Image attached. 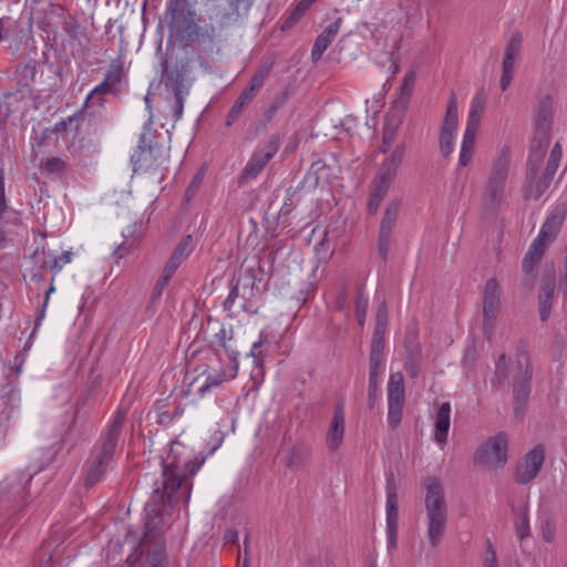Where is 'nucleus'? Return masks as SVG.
I'll return each mask as SVG.
<instances>
[{
	"label": "nucleus",
	"mask_w": 567,
	"mask_h": 567,
	"mask_svg": "<svg viewBox=\"0 0 567 567\" xmlns=\"http://www.w3.org/2000/svg\"><path fill=\"white\" fill-rule=\"evenodd\" d=\"M202 466V462L187 460L183 463L167 457L163 465V481L157 485L144 507V535L142 545L146 546L148 567H165L166 546L157 533L165 518L171 515L173 502L188 503L192 492L190 478Z\"/></svg>",
	"instance_id": "obj_1"
},
{
	"label": "nucleus",
	"mask_w": 567,
	"mask_h": 567,
	"mask_svg": "<svg viewBox=\"0 0 567 567\" xmlns=\"http://www.w3.org/2000/svg\"><path fill=\"white\" fill-rule=\"evenodd\" d=\"M125 420L124 412H117L111 425L95 444L87 461L85 486L95 485L114 463V455Z\"/></svg>",
	"instance_id": "obj_2"
},
{
	"label": "nucleus",
	"mask_w": 567,
	"mask_h": 567,
	"mask_svg": "<svg viewBox=\"0 0 567 567\" xmlns=\"http://www.w3.org/2000/svg\"><path fill=\"white\" fill-rule=\"evenodd\" d=\"M425 488L424 507L426 514V537L431 547L441 543L447 524V504L442 482L429 476L423 482Z\"/></svg>",
	"instance_id": "obj_3"
},
{
	"label": "nucleus",
	"mask_w": 567,
	"mask_h": 567,
	"mask_svg": "<svg viewBox=\"0 0 567 567\" xmlns=\"http://www.w3.org/2000/svg\"><path fill=\"white\" fill-rule=\"evenodd\" d=\"M511 163V150L504 146L492 163L491 173L483 193V203L489 209H497L503 200Z\"/></svg>",
	"instance_id": "obj_4"
},
{
	"label": "nucleus",
	"mask_w": 567,
	"mask_h": 567,
	"mask_svg": "<svg viewBox=\"0 0 567 567\" xmlns=\"http://www.w3.org/2000/svg\"><path fill=\"white\" fill-rule=\"evenodd\" d=\"M167 161L163 146L155 144L146 145L145 134H141L137 148L131 156L134 173H147L162 167Z\"/></svg>",
	"instance_id": "obj_5"
},
{
	"label": "nucleus",
	"mask_w": 567,
	"mask_h": 567,
	"mask_svg": "<svg viewBox=\"0 0 567 567\" xmlns=\"http://www.w3.org/2000/svg\"><path fill=\"white\" fill-rule=\"evenodd\" d=\"M281 136L279 133L271 134L266 141L258 144L241 172L243 179L256 178L279 151Z\"/></svg>",
	"instance_id": "obj_6"
},
{
	"label": "nucleus",
	"mask_w": 567,
	"mask_h": 567,
	"mask_svg": "<svg viewBox=\"0 0 567 567\" xmlns=\"http://www.w3.org/2000/svg\"><path fill=\"white\" fill-rule=\"evenodd\" d=\"M532 379V363L526 359L524 362L523 360H519L518 369H515L513 378L514 413L517 417H522L524 415L525 406L530 394Z\"/></svg>",
	"instance_id": "obj_7"
},
{
	"label": "nucleus",
	"mask_w": 567,
	"mask_h": 567,
	"mask_svg": "<svg viewBox=\"0 0 567 567\" xmlns=\"http://www.w3.org/2000/svg\"><path fill=\"white\" fill-rule=\"evenodd\" d=\"M507 461V436L498 433L477 450L475 462L492 467L503 466Z\"/></svg>",
	"instance_id": "obj_8"
},
{
	"label": "nucleus",
	"mask_w": 567,
	"mask_h": 567,
	"mask_svg": "<svg viewBox=\"0 0 567 567\" xmlns=\"http://www.w3.org/2000/svg\"><path fill=\"white\" fill-rule=\"evenodd\" d=\"M400 200L394 199L390 202L383 213L379 235H378V254L383 261L388 259L392 234L396 226V221L400 214Z\"/></svg>",
	"instance_id": "obj_9"
},
{
	"label": "nucleus",
	"mask_w": 567,
	"mask_h": 567,
	"mask_svg": "<svg viewBox=\"0 0 567 567\" xmlns=\"http://www.w3.org/2000/svg\"><path fill=\"white\" fill-rule=\"evenodd\" d=\"M404 383L402 373H391L388 382V422L395 429L402 420L404 404Z\"/></svg>",
	"instance_id": "obj_10"
},
{
	"label": "nucleus",
	"mask_w": 567,
	"mask_h": 567,
	"mask_svg": "<svg viewBox=\"0 0 567 567\" xmlns=\"http://www.w3.org/2000/svg\"><path fill=\"white\" fill-rule=\"evenodd\" d=\"M566 216L567 203L560 202L556 204L547 215L537 237L533 241L542 244L547 248L551 243L556 240L557 236L559 235Z\"/></svg>",
	"instance_id": "obj_11"
},
{
	"label": "nucleus",
	"mask_w": 567,
	"mask_h": 567,
	"mask_svg": "<svg viewBox=\"0 0 567 567\" xmlns=\"http://www.w3.org/2000/svg\"><path fill=\"white\" fill-rule=\"evenodd\" d=\"M545 458L543 445H536L516 465L515 478L519 484H528L539 473Z\"/></svg>",
	"instance_id": "obj_12"
},
{
	"label": "nucleus",
	"mask_w": 567,
	"mask_h": 567,
	"mask_svg": "<svg viewBox=\"0 0 567 567\" xmlns=\"http://www.w3.org/2000/svg\"><path fill=\"white\" fill-rule=\"evenodd\" d=\"M162 82L165 84L166 89L172 91L173 94H188L189 89L186 84V65L182 64L181 66H176L173 70L168 69V62L165 60L162 64Z\"/></svg>",
	"instance_id": "obj_13"
},
{
	"label": "nucleus",
	"mask_w": 567,
	"mask_h": 567,
	"mask_svg": "<svg viewBox=\"0 0 567 567\" xmlns=\"http://www.w3.org/2000/svg\"><path fill=\"white\" fill-rule=\"evenodd\" d=\"M310 173L316 177V185L328 184L338 177L340 168L333 155L312 162Z\"/></svg>",
	"instance_id": "obj_14"
},
{
	"label": "nucleus",
	"mask_w": 567,
	"mask_h": 567,
	"mask_svg": "<svg viewBox=\"0 0 567 567\" xmlns=\"http://www.w3.org/2000/svg\"><path fill=\"white\" fill-rule=\"evenodd\" d=\"M344 412L342 404H338L326 435V444L329 451L336 452L342 444L344 435Z\"/></svg>",
	"instance_id": "obj_15"
},
{
	"label": "nucleus",
	"mask_w": 567,
	"mask_h": 567,
	"mask_svg": "<svg viewBox=\"0 0 567 567\" xmlns=\"http://www.w3.org/2000/svg\"><path fill=\"white\" fill-rule=\"evenodd\" d=\"M186 37L192 42L213 45L218 39L219 30L213 23L198 24L193 20L185 28Z\"/></svg>",
	"instance_id": "obj_16"
},
{
	"label": "nucleus",
	"mask_w": 567,
	"mask_h": 567,
	"mask_svg": "<svg viewBox=\"0 0 567 567\" xmlns=\"http://www.w3.org/2000/svg\"><path fill=\"white\" fill-rule=\"evenodd\" d=\"M245 0H227L228 8L220 4L213 7V12L209 16V20L216 22L215 27L219 30V32L229 25L231 21H235L238 18L239 6Z\"/></svg>",
	"instance_id": "obj_17"
},
{
	"label": "nucleus",
	"mask_w": 567,
	"mask_h": 567,
	"mask_svg": "<svg viewBox=\"0 0 567 567\" xmlns=\"http://www.w3.org/2000/svg\"><path fill=\"white\" fill-rule=\"evenodd\" d=\"M555 276L553 272L544 274L542 277L540 291L538 296L539 317L542 321H546L550 315L551 301L555 291Z\"/></svg>",
	"instance_id": "obj_18"
},
{
	"label": "nucleus",
	"mask_w": 567,
	"mask_h": 567,
	"mask_svg": "<svg viewBox=\"0 0 567 567\" xmlns=\"http://www.w3.org/2000/svg\"><path fill=\"white\" fill-rule=\"evenodd\" d=\"M551 179L544 174L538 176V172L526 171L524 196L526 199H539L543 194L548 189Z\"/></svg>",
	"instance_id": "obj_19"
},
{
	"label": "nucleus",
	"mask_w": 567,
	"mask_h": 567,
	"mask_svg": "<svg viewBox=\"0 0 567 567\" xmlns=\"http://www.w3.org/2000/svg\"><path fill=\"white\" fill-rule=\"evenodd\" d=\"M341 19L330 23L316 39L313 44L311 56L313 61L321 59L323 52L331 45L332 41L339 33Z\"/></svg>",
	"instance_id": "obj_20"
},
{
	"label": "nucleus",
	"mask_w": 567,
	"mask_h": 567,
	"mask_svg": "<svg viewBox=\"0 0 567 567\" xmlns=\"http://www.w3.org/2000/svg\"><path fill=\"white\" fill-rule=\"evenodd\" d=\"M450 413L451 404L449 402H444L441 404L435 415L434 440L441 446H444L447 442V434L451 425Z\"/></svg>",
	"instance_id": "obj_21"
},
{
	"label": "nucleus",
	"mask_w": 567,
	"mask_h": 567,
	"mask_svg": "<svg viewBox=\"0 0 567 567\" xmlns=\"http://www.w3.org/2000/svg\"><path fill=\"white\" fill-rule=\"evenodd\" d=\"M553 117V100L549 95L542 96L536 106L535 125L537 134H545L550 127Z\"/></svg>",
	"instance_id": "obj_22"
},
{
	"label": "nucleus",
	"mask_w": 567,
	"mask_h": 567,
	"mask_svg": "<svg viewBox=\"0 0 567 567\" xmlns=\"http://www.w3.org/2000/svg\"><path fill=\"white\" fill-rule=\"evenodd\" d=\"M403 156L404 145H396L392 153L381 163L377 176H382L383 178H389V181L393 182L398 174L399 167L402 164Z\"/></svg>",
	"instance_id": "obj_23"
},
{
	"label": "nucleus",
	"mask_w": 567,
	"mask_h": 567,
	"mask_svg": "<svg viewBox=\"0 0 567 567\" xmlns=\"http://www.w3.org/2000/svg\"><path fill=\"white\" fill-rule=\"evenodd\" d=\"M548 137L540 134L534 138L527 161V171L539 172L540 165L548 148Z\"/></svg>",
	"instance_id": "obj_24"
},
{
	"label": "nucleus",
	"mask_w": 567,
	"mask_h": 567,
	"mask_svg": "<svg viewBox=\"0 0 567 567\" xmlns=\"http://www.w3.org/2000/svg\"><path fill=\"white\" fill-rule=\"evenodd\" d=\"M37 68L33 63L19 65L13 73L16 82V91L24 94L30 91L31 84L34 82Z\"/></svg>",
	"instance_id": "obj_25"
},
{
	"label": "nucleus",
	"mask_w": 567,
	"mask_h": 567,
	"mask_svg": "<svg viewBox=\"0 0 567 567\" xmlns=\"http://www.w3.org/2000/svg\"><path fill=\"white\" fill-rule=\"evenodd\" d=\"M486 103V94L483 90H478L475 92L474 96L471 101V107L468 112V117L466 122V128L471 130H480L481 117L484 112Z\"/></svg>",
	"instance_id": "obj_26"
},
{
	"label": "nucleus",
	"mask_w": 567,
	"mask_h": 567,
	"mask_svg": "<svg viewBox=\"0 0 567 567\" xmlns=\"http://www.w3.org/2000/svg\"><path fill=\"white\" fill-rule=\"evenodd\" d=\"M501 301V287L495 278L486 281L483 291V311H498Z\"/></svg>",
	"instance_id": "obj_27"
},
{
	"label": "nucleus",
	"mask_w": 567,
	"mask_h": 567,
	"mask_svg": "<svg viewBox=\"0 0 567 567\" xmlns=\"http://www.w3.org/2000/svg\"><path fill=\"white\" fill-rule=\"evenodd\" d=\"M545 250L546 247H544L542 244L532 241L522 262V269L524 274L530 275L537 269L538 264L545 254Z\"/></svg>",
	"instance_id": "obj_28"
},
{
	"label": "nucleus",
	"mask_w": 567,
	"mask_h": 567,
	"mask_svg": "<svg viewBox=\"0 0 567 567\" xmlns=\"http://www.w3.org/2000/svg\"><path fill=\"white\" fill-rule=\"evenodd\" d=\"M477 132V130L465 128L458 156V168L467 166L468 163L471 162Z\"/></svg>",
	"instance_id": "obj_29"
},
{
	"label": "nucleus",
	"mask_w": 567,
	"mask_h": 567,
	"mask_svg": "<svg viewBox=\"0 0 567 567\" xmlns=\"http://www.w3.org/2000/svg\"><path fill=\"white\" fill-rule=\"evenodd\" d=\"M268 336L260 332L258 341L252 343L249 355L252 358L254 369L251 371V378L258 379L264 377V351L262 346L267 341Z\"/></svg>",
	"instance_id": "obj_30"
},
{
	"label": "nucleus",
	"mask_w": 567,
	"mask_h": 567,
	"mask_svg": "<svg viewBox=\"0 0 567 567\" xmlns=\"http://www.w3.org/2000/svg\"><path fill=\"white\" fill-rule=\"evenodd\" d=\"M39 168L47 175L60 177L69 171L70 164L65 158L51 156L42 159Z\"/></svg>",
	"instance_id": "obj_31"
},
{
	"label": "nucleus",
	"mask_w": 567,
	"mask_h": 567,
	"mask_svg": "<svg viewBox=\"0 0 567 567\" xmlns=\"http://www.w3.org/2000/svg\"><path fill=\"white\" fill-rule=\"evenodd\" d=\"M310 455V449L303 444H297L288 450L286 466L290 470H299Z\"/></svg>",
	"instance_id": "obj_32"
},
{
	"label": "nucleus",
	"mask_w": 567,
	"mask_h": 567,
	"mask_svg": "<svg viewBox=\"0 0 567 567\" xmlns=\"http://www.w3.org/2000/svg\"><path fill=\"white\" fill-rule=\"evenodd\" d=\"M252 100L254 97L241 91L226 115L225 125L227 127L234 125L243 115L248 105L252 102Z\"/></svg>",
	"instance_id": "obj_33"
},
{
	"label": "nucleus",
	"mask_w": 567,
	"mask_h": 567,
	"mask_svg": "<svg viewBox=\"0 0 567 567\" xmlns=\"http://www.w3.org/2000/svg\"><path fill=\"white\" fill-rule=\"evenodd\" d=\"M398 489L393 478L386 481V523H398Z\"/></svg>",
	"instance_id": "obj_34"
},
{
	"label": "nucleus",
	"mask_w": 567,
	"mask_h": 567,
	"mask_svg": "<svg viewBox=\"0 0 567 567\" xmlns=\"http://www.w3.org/2000/svg\"><path fill=\"white\" fill-rule=\"evenodd\" d=\"M369 386H368V404L370 409H373L378 400L379 391V375L382 372L384 364H372L369 363Z\"/></svg>",
	"instance_id": "obj_35"
},
{
	"label": "nucleus",
	"mask_w": 567,
	"mask_h": 567,
	"mask_svg": "<svg viewBox=\"0 0 567 567\" xmlns=\"http://www.w3.org/2000/svg\"><path fill=\"white\" fill-rule=\"evenodd\" d=\"M457 128V101L454 93L451 94V97L447 102L446 113L444 117V122L441 128L442 133L455 134Z\"/></svg>",
	"instance_id": "obj_36"
},
{
	"label": "nucleus",
	"mask_w": 567,
	"mask_h": 567,
	"mask_svg": "<svg viewBox=\"0 0 567 567\" xmlns=\"http://www.w3.org/2000/svg\"><path fill=\"white\" fill-rule=\"evenodd\" d=\"M104 79L116 89L125 79L124 60L121 55L110 62Z\"/></svg>",
	"instance_id": "obj_37"
},
{
	"label": "nucleus",
	"mask_w": 567,
	"mask_h": 567,
	"mask_svg": "<svg viewBox=\"0 0 567 567\" xmlns=\"http://www.w3.org/2000/svg\"><path fill=\"white\" fill-rule=\"evenodd\" d=\"M270 73V65L266 64L259 68L251 76L249 84L243 90L245 93L255 99L257 93L264 86L266 79Z\"/></svg>",
	"instance_id": "obj_38"
},
{
	"label": "nucleus",
	"mask_w": 567,
	"mask_h": 567,
	"mask_svg": "<svg viewBox=\"0 0 567 567\" xmlns=\"http://www.w3.org/2000/svg\"><path fill=\"white\" fill-rule=\"evenodd\" d=\"M402 122V114L396 113H389L385 116L384 125H383V133L382 138L385 140V144L393 143L399 127Z\"/></svg>",
	"instance_id": "obj_39"
},
{
	"label": "nucleus",
	"mask_w": 567,
	"mask_h": 567,
	"mask_svg": "<svg viewBox=\"0 0 567 567\" xmlns=\"http://www.w3.org/2000/svg\"><path fill=\"white\" fill-rule=\"evenodd\" d=\"M509 359L505 353L501 354L495 362L494 378L491 383L493 386L504 384L508 380Z\"/></svg>",
	"instance_id": "obj_40"
},
{
	"label": "nucleus",
	"mask_w": 567,
	"mask_h": 567,
	"mask_svg": "<svg viewBox=\"0 0 567 567\" xmlns=\"http://www.w3.org/2000/svg\"><path fill=\"white\" fill-rule=\"evenodd\" d=\"M316 0H300L295 9L291 11L289 17L284 21L281 29H290L297 21L303 17L306 11L311 7Z\"/></svg>",
	"instance_id": "obj_41"
},
{
	"label": "nucleus",
	"mask_w": 567,
	"mask_h": 567,
	"mask_svg": "<svg viewBox=\"0 0 567 567\" xmlns=\"http://www.w3.org/2000/svg\"><path fill=\"white\" fill-rule=\"evenodd\" d=\"M516 514V534L520 540H524L529 536L530 527H529V518L526 507H522L515 511Z\"/></svg>",
	"instance_id": "obj_42"
},
{
	"label": "nucleus",
	"mask_w": 567,
	"mask_h": 567,
	"mask_svg": "<svg viewBox=\"0 0 567 567\" xmlns=\"http://www.w3.org/2000/svg\"><path fill=\"white\" fill-rule=\"evenodd\" d=\"M354 303H355V316H357L358 323L360 326H363L365 318H367L369 298L363 292L362 288L358 289Z\"/></svg>",
	"instance_id": "obj_43"
},
{
	"label": "nucleus",
	"mask_w": 567,
	"mask_h": 567,
	"mask_svg": "<svg viewBox=\"0 0 567 567\" xmlns=\"http://www.w3.org/2000/svg\"><path fill=\"white\" fill-rule=\"evenodd\" d=\"M384 347H385L384 338H375V337L372 338L369 363H372L374 365L384 364V360H383Z\"/></svg>",
	"instance_id": "obj_44"
},
{
	"label": "nucleus",
	"mask_w": 567,
	"mask_h": 567,
	"mask_svg": "<svg viewBox=\"0 0 567 567\" xmlns=\"http://www.w3.org/2000/svg\"><path fill=\"white\" fill-rule=\"evenodd\" d=\"M229 359L234 363L233 372H230L229 374L223 373V374L208 375L206 378V381L209 382V384L213 388H216V386L220 385L224 381L234 379L236 377L237 370H238L237 352H231L229 355Z\"/></svg>",
	"instance_id": "obj_45"
},
{
	"label": "nucleus",
	"mask_w": 567,
	"mask_h": 567,
	"mask_svg": "<svg viewBox=\"0 0 567 567\" xmlns=\"http://www.w3.org/2000/svg\"><path fill=\"white\" fill-rule=\"evenodd\" d=\"M523 35L520 32H515L506 43L504 55L508 59H514L519 55L522 50Z\"/></svg>",
	"instance_id": "obj_46"
},
{
	"label": "nucleus",
	"mask_w": 567,
	"mask_h": 567,
	"mask_svg": "<svg viewBox=\"0 0 567 567\" xmlns=\"http://www.w3.org/2000/svg\"><path fill=\"white\" fill-rule=\"evenodd\" d=\"M117 89L115 86L111 85L105 79H103V81L89 93L84 101L83 109H89L90 101L95 96L115 93Z\"/></svg>",
	"instance_id": "obj_47"
},
{
	"label": "nucleus",
	"mask_w": 567,
	"mask_h": 567,
	"mask_svg": "<svg viewBox=\"0 0 567 567\" xmlns=\"http://www.w3.org/2000/svg\"><path fill=\"white\" fill-rule=\"evenodd\" d=\"M415 73L414 71H410L405 74L403 82L400 86V95L402 99V103L405 105L408 103V100L410 99L414 84H415Z\"/></svg>",
	"instance_id": "obj_48"
},
{
	"label": "nucleus",
	"mask_w": 567,
	"mask_h": 567,
	"mask_svg": "<svg viewBox=\"0 0 567 567\" xmlns=\"http://www.w3.org/2000/svg\"><path fill=\"white\" fill-rule=\"evenodd\" d=\"M144 235V225L142 221H135L122 231L125 240H134V245H138Z\"/></svg>",
	"instance_id": "obj_49"
},
{
	"label": "nucleus",
	"mask_w": 567,
	"mask_h": 567,
	"mask_svg": "<svg viewBox=\"0 0 567 567\" xmlns=\"http://www.w3.org/2000/svg\"><path fill=\"white\" fill-rule=\"evenodd\" d=\"M392 183L393 182L389 181V178L375 175L372 179L370 192L384 198Z\"/></svg>",
	"instance_id": "obj_50"
},
{
	"label": "nucleus",
	"mask_w": 567,
	"mask_h": 567,
	"mask_svg": "<svg viewBox=\"0 0 567 567\" xmlns=\"http://www.w3.org/2000/svg\"><path fill=\"white\" fill-rule=\"evenodd\" d=\"M498 311H483V332L487 339L494 333Z\"/></svg>",
	"instance_id": "obj_51"
},
{
	"label": "nucleus",
	"mask_w": 567,
	"mask_h": 567,
	"mask_svg": "<svg viewBox=\"0 0 567 567\" xmlns=\"http://www.w3.org/2000/svg\"><path fill=\"white\" fill-rule=\"evenodd\" d=\"M72 260V254L70 251L62 252L59 257H52V264H50V269L53 276H56L59 271L63 268L64 265L70 264Z\"/></svg>",
	"instance_id": "obj_52"
},
{
	"label": "nucleus",
	"mask_w": 567,
	"mask_h": 567,
	"mask_svg": "<svg viewBox=\"0 0 567 567\" xmlns=\"http://www.w3.org/2000/svg\"><path fill=\"white\" fill-rule=\"evenodd\" d=\"M455 134L440 133V150L444 157L453 152Z\"/></svg>",
	"instance_id": "obj_53"
},
{
	"label": "nucleus",
	"mask_w": 567,
	"mask_h": 567,
	"mask_svg": "<svg viewBox=\"0 0 567 567\" xmlns=\"http://www.w3.org/2000/svg\"><path fill=\"white\" fill-rule=\"evenodd\" d=\"M54 290H55V288H54L53 284H51V285H50V287H49V289H48V291L45 292L44 302H43V305H42V308H41V310H40V312H39V315H38V317H37L35 321H34L33 330H32V332H31V334H30V337H29L30 339L34 337V334H35L37 330L40 328L41 322H42L43 318L45 317V310H47V307H48V302H49L50 295H51Z\"/></svg>",
	"instance_id": "obj_54"
},
{
	"label": "nucleus",
	"mask_w": 567,
	"mask_h": 567,
	"mask_svg": "<svg viewBox=\"0 0 567 567\" xmlns=\"http://www.w3.org/2000/svg\"><path fill=\"white\" fill-rule=\"evenodd\" d=\"M202 182H203V174L199 172L193 177L188 187L185 190V199L187 202L192 200L196 196V194L202 185Z\"/></svg>",
	"instance_id": "obj_55"
},
{
	"label": "nucleus",
	"mask_w": 567,
	"mask_h": 567,
	"mask_svg": "<svg viewBox=\"0 0 567 567\" xmlns=\"http://www.w3.org/2000/svg\"><path fill=\"white\" fill-rule=\"evenodd\" d=\"M287 100L288 94L286 92L278 94L269 105L267 110V116L271 118L277 113V111L286 104Z\"/></svg>",
	"instance_id": "obj_56"
},
{
	"label": "nucleus",
	"mask_w": 567,
	"mask_h": 567,
	"mask_svg": "<svg viewBox=\"0 0 567 567\" xmlns=\"http://www.w3.org/2000/svg\"><path fill=\"white\" fill-rule=\"evenodd\" d=\"M137 246L134 245V240H123L114 250L116 258H124L130 255Z\"/></svg>",
	"instance_id": "obj_57"
},
{
	"label": "nucleus",
	"mask_w": 567,
	"mask_h": 567,
	"mask_svg": "<svg viewBox=\"0 0 567 567\" xmlns=\"http://www.w3.org/2000/svg\"><path fill=\"white\" fill-rule=\"evenodd\" d=\"M20 488H21L20 482L17 483L16 480L7 477L2 482H0V498H3L7 495H9L13 489H20Z\"/></svg>",
	"instance_id": "obj_58"
},
{
	"label": "nucleus",
	"mask_w": 567,
	"mask_h": 567,
	"mask_svg": "<svg viewBox=\"0 0 567 567\" xmlns=\"http://www.w3.org/2000/svg\"><path fill=\"white\" fill-rule=\"evenodd\" d=\"M190 241H192V236L190 235L186 236L177 245V247L173 251L172 256H176L177 255V258L183 261L184 257L187 256L189 254V251H190V249H189Z\"/></svg>",
	"instance_id": "obj_59"
},
{
	"label": "nucleus",
	"mask_w": 567,
	"mask_h": 567,
	"mask_svg": "<svg viewBox=\"0 0 567 567\" xmlns=\"http://www.w3.org/2000/svg\"><path fill=\"white\" fill-rule=\"evenodd\" d=\"M173 95L175 97V102L173 105V116H174V121H178V120H181V117L183 115L184 101L188 94H181V92H179V93H176Z\"/></svg>",
	"instance_id": "obj_60"
},
{
	"label": "nucleus",
	"mask_w": 567,
	"mask_h": 567,
	"mask_svg": "<svg viewBox=\"0 0 567 567\" xmlns=\"http://www.w3.org/2000/svg\"><path fill=\"white\" fill-rule=\"evenodd\" d=\"M384 198L379 196V195H375L373 194L372 192H370L369 194V199H368V203H367V210L369 213V215H375L379 207H380V204L382 203Z\"/></svg>",
	"instance_id": "obj_61"
},
{
	"label": "nucleus",
	"mask_w": 567,
	"mask_h": 567,
	"mask_svg": "<svg viewBox=\"0 0 567 567\" xmlns=\"http://www.w3.org/2000/svg\"><path fill=\"white\" fill-rule=\"evenodd\" d=\"M182 260H179L176 256H171L163 272L167 277L172 278L176 269L181 266Z\"/></svg>",
	"instance_id": "obj_62"
},
{
	"label": "nucleus",
	"mask_w": 567,
	"mask_h": 567,
	"mask_svg": "<svg viewBox=\"0 0 567 567\" xmlns=\"http://www.w3.org/2000/svg\"><path fill=\"white\" fill-rule=\"evenodd\" d=\"M386 533L389 547L394 548L398 539V523H386Z\"/></svg>",
	"instance_id": "obj_63"
},
{
	"label": "nucleus",
	"mask_w": 567,
	"mask_h": 567,
	"mask_svg": "<svg viewBox=\"0 0 567 567\" xmlns=\"http://www.w3.org/2000/svg\"><path fill=\"white\" fill-rule=\"evenodd\" d=\"M559 289L563 291L564 296L567 297V252L564 257L563 268L560 271Z\"/></svg>",
	"instance_id": "obj_64"
}]
</instances>
